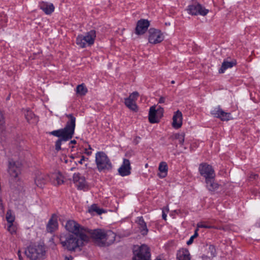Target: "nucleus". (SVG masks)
<instances>
[{
  "label": "nucleus",
  "mask_w": 260,
  "mask_h": 260,
  "mask_svg": "<svg viewBox=\"0 0 260 260\" xmlns=\"http://www.w3.org/2000/svg\"><path fill=\"white\" fill-rule=\"evenodd\" d=\"M133 260H150V253L147 245H143L134 251Z\"/></svg>",
  "instance_id": "7"
},
{
  "label": "nucleus",
  "mask_w": 260,
  "mask_h": 260,
  "mask_svg": "<svg viewBox=\"0 0 260 260\" xmlns=\"http://www.w3.org/2000/svg\"><path fill=\"white\" fill-rule=\"evenodd\" d=\"M198 229L196 230L194 234L191 236V237L190 238L189 240L187 242V244L188 245L191 244L193 243L194 239L198 237Z\"/></svg>",
  "instance_id": "40"
},
{
  "label": "nucleus",
  "mask_w": 260,
  "mask_h": 260,
  "mask_svg": "<svg viewBox=\"0 0 260 260\" xmlns=\"http://www.w3.org/2000/svg\"><path fill=\"white\" fill-rule=\"evenodd\" d=\"M73 257L72 256L67 257L66 256L64 258V260H72Z\"/></svg>",
  "instance_id": "48"
},
{
  "label": "nucleus",
  "mask_w": 260,
  "mask_h": 260,
  "mask_svg": "<svg viewBox=\"0 0 260 260\" xmlns=\"http://www.w3.org/2000/svg\"><path fill=\"white\" fill-rule=\"evenodd\" d=\"M69 119L63 128L53 131L50 134L59 138L55 142V149L58 151L61 149L62 142H66L72 139L74 134L76 118L72 114L67 115Z\"/></svg>",
  "instance_id": "1"
},
{
  "label": "nucleus",
  "mask_w": 260,
  "mask_h": 260,
  "mask_svg": "<svg viewBox=\"0 0 260 260\" xmlns=\"http://www.w3.org/2000/svg\"><path fill=\"white\" fill-rule=\"evenodd\" d=\"M20 164L19 162L10 160L9 161L8 172L12 177L17 178L20 173Z\"/></svg>",
  "instance_id": "13"
},
{
  "label": "nucleus",
  "mask_w": 260,
  "mask_h": 260,
  "mask_svg": "<svg viewBox=\"0 0 260 260\" xmlns=\"http://www.w3.org/2000/svg\"><path fill=\"white\" fill-rule=\"evenodd\" d=\"M149 42L151 44L161 42L164 40V36L161 31L158 29L150 28L149 30Z\"/></svg>",
  "instance_id": "12"
},
{
  "label": "nucleus",
  "mask_w": 260,
  "mask_h": 260,
  "mask_svg": "<svg viewBox=\"0 0 260 260\" xmlns=\"http://www.w3.org/2000/svg\"><path fill=\"white\" fill-rule=\"evenodd\" d=\"M16 227L13 225V224H9L8 231L11 234H14L16 233Z\"/></svg>",
  "instance_id": "41"
},
{
  "label": "nucleus",
  "mask_w": 260,
  "mask_h": 260,
  "mask_svg": "<svg viewBox=\"0 0 260 260\" xmlns=\"http://www.w3.org/2000/svg\"><path fill=\"white\" fill-rule=\"evenodd\" d=\"M139 96V93L137 91L133 92L132 94H131L128 98H127L126 99H129L132 100V101H134L136 102V101L137 100L138 97Z\"/></svg>",
  "instance_id": "39"
},
{
  "label": "nucleus",
  "mask_w": 260,
  "mask_h": 260,
  "mask_svg": "<svg viewBox=\"0 0 260 260\" xmlns=\"http://www.w3.org/2000/svg\"><path fill=\"white\" fill-rule=\"evenodd\" d=\"M90 153H91V152H87V154L88 155H90Z\"/></svg>",
  "instance_id": "50"
},
{
  "label": "nucleus",
  "mask_w": 260,
  "mask_h": 260,
  "mask_svg": "<svg viewBox=\"0 0 260 260\" xmlns=\"http://www.w3.org/2000/svg\"><path fill=\"white\" fill-rule=\"evenodd\" d=\"M149 24V22L147 20L141 19L139 20L136 27V34L138 35L144 34L148 29Z\"/></svg>",
  "instance_id": "15"
},
{
  "label": "nucleus",
  "mask_w": 260,
  "mask_h": 260,
  "mask_svg": "<svg viewBox=\"0 0 260 260\" xmlns=\"http://www.w3.org/2000/svg\"><path fill=\"white\" fill-rule=\"evenodd\" d=\"M85 157L84 156H82L80 160L79 161V163L80 164H82L83 161L85 160Z\"/></svg>",
  "instance_id": "46"
},
{
  "label": "nucleus",
  "mask_w": 260,
  "mask_h": 260,
  "mask_svg": "<svg viewBox=\"0 0 260 260\" xmlns=\"http://www.w3.org/2000/svg\"><path fill=\"white\" fill-rule=\"evenodd\" d=\"M96 38V32L94 30H91L84 35H78L76 38V44L80 48H83L86 46H91L94 44Z\"/></svg>",
  "instance_id": "4"
},
{
  "label": "nucleus",
  "mask_w": 260,
  "mask_h": 260,
  "mask_svg": "<svg viewBox=\"0 0 260 260\" xmlns=\"http://www.w3.org/2000/svg\"><path fill=\"white\" fill-rule=\"evenodd\" d=\"M199 170L201 176L205 178L206 181L210 179H214L215 173L211 166L206 163L200 165Z\"/></svg>",
  "instance_id": "9"
},
{
  "label": "nucleus",
  "mask_w": 260,
  "mask_h": 260,
  "mask_svg": "<svg viewBox=\"0 0 260 260\" xmlns=\"http://www.w3.org/2000/svg\"><path fill=\"white\" fill-rule=\"evenodd\" d=\"M66 230L73 235L86 234V229L81 227L79 224L74 220H69L65 225Z\"/></svg>",
  "instance_id": "8"
},
{
  "label": "nucleus",
  "mask_w": 260,
  "mask_h": 260,
  "mask_svg": "<svg viewBox=\"0 0 260 260\" xmlns=\"http://www.w3.org/2000/svg\"><path fill=\"white\" fill-rule=\"evenodd\" d=\"M197 228H198L197 229H198L199 228H206V229H212V228L215 229L216 228L215 226L208 225L204 222H199V223H198Z\"/></svg>",
  "instance_id": "35"
},
{
  "label": "nucleus",
  "mask_w": 260,
  "mask_h": 260,
  "mask_svg": "<svg viewBox=\"0 0 260 260\" xmlns=\"http://www.w3.org/2000/svg\"><path fill=\"white\" fill-rule=\"evenodd\" d=\"M0 209L2 210L3 212L4 211L5 208L1 198H0Z\"/></svg>",
  "instance_id": "43"
},
{
  "label": "nucleus",
  "mask_w": 260,
  "mask_h": 260,
  "mask_svg": "<svg viewBox=\"0 0 260 260\" xmlns=\"http://www.w3.org/2000/svg\"><path fill=\"white\" fill-rule=\"evenodd\" d=\"M44 248L42 245H30L25 251V254L30 260H43Z\"/></svg>",
  "instance_id": "5"
},
{
  "label": "nucleus",
  "mask_w": 260,
  "mask_h": 260,
  "mask_svg": "<svg viewBox=\"0 0 260 260\" xmlns=\"http://www.w3.org/2000/svg\"><path fill=\"white\" fill-rule=\"evenodd\" d=\"M231 114L226 113L221 110L219 118L222 120H228L230 119Z\"/></svg>",
  "instance_id": "34"
},
{
  "label": "nucleus",
  "mask_w": 260,
  "mask_h": 260,
  "mask_svg": "<svg viewBox=\"0 0 260 260\" xmlns=\"http://www.w3.org/2000/svg\"><path fill=\"white\" fill-rule=\"evenodd\" d=\"M221 110L219 107H216L211 111V114L215 117L219 118Z\"/></svg>",
  "instance_id": "38"
},
{
  "label": "nucleus",
  "mask_w": 260,
  "mask_h": 260,
  "mask_svg": "<svg viewBox=\"0 0 260 260\" xmlns=\"http://www.w3.org/2000/svg\"><path fill=\"white\" fill-rule=\"evenodd\" d=\"M137 222L140 226L142 234L143 235H146L148 233V229L147 228L146 223L144 221L142 217H138Z\"/></svg>",
  "instance_id": "24"
},
{
  "label": "nucleus",
  "mask_w": 260,
  "mask_h": 260,
  "mask_svg": "<svg viewBox=\"0 0 260 260\" xmlns=\"http://www.w3.org/2000/svg\"><path fill=\"white\" fill-rule=\"evenodd\" d=\"M175 83L174 81H172L171 83L174 84Z\"/></svg>",
  "instance_id": "51"
},
{
  "label": "nucleus",
  "mask_w": 260,
  "mask_h": 260,
  "mask_svg": "<svg viewBox=\"0 0 260 260\" xmlns=\"http://www.w3.org/2000/svg\"><path fill=\"white\" fill-rule=\"evenodd\" d=\"M86 235L92 238L100 246H104L105 231L101 229L89 230L86 229Z\"/></svg>",
  "instance_id": "6"
},
{
  "label": "nucleus",
  "mask_w": 260,
  "mask_h": 260,
  "mask_svg": "<svg viewBox=\"0 0 260 260\" xmlns=\"http://www.w3.org/2000/svg\"><path fill=\"white\" fill-rule=\"evenodd\" d=\"M24 114L26 120L30 123L36 124L38 122V117L31 111L27 110Z\"/></svg>",
  "instance_id": "21"
},
{
  "label": "nucleus",
  "mask_w": 260,
  "mask_h": 260,
  "mask_svg": "<svg viewBox=\"0 0 260 260\" xmlns=\"http://www.w3.org/2000/svg\"><path fill=\"white\" fill-rule=\"evenodd\" d=\"M236 63L235 60L230 61L224 60L221 65V68L219 70V73H223L224 71L229 68H232Z\"/></svg>",
  "instance_id": "23"
},
{
  "label": "nucleus",
  "mask_w": 260,
  "mask_h": 260,
  "mask_svg": "<svg viewBox=\"0 0 260 260\" xmlns=\"http://www.w3.org/2000/svg\"><path fill=\"white\" fill-rule=\"evenodd\" d=\"M40 7L45 14H50L54 10V7L52 4L42 2L40 4Z\"/></svg>",
  "instance_id": "20"
},
{
  "label": "nucleus",
  "mask_w": 260,
  "mask_h": 260,
  "mask_svg": "<svg viewBox=\"0 0 260 260\" xmlns=\"http://www.w3.org/2000/svg\"><path fill=\"white\" fill-rule=\"evenodd\" d=\"M70 144H76V141L75 140H72L70 143Z\"/></svg>",
  "instance_id": "49"
},
{
  "label": "nucleus",
  "mask_w": 260,
  "mask_h": 260,
  "mask_svg": "<svg viewBox=\"0 0 260 260\" xmlns=\"http://www.w3.org/2000/svg\"><path fill=\"white\" fill-rule=\"evenodd\" d=\"M76 92L80 95H84L87 92V89L83 84H81L77 86Z\"/></svg>",
  "instance_id": "28"
},
{
  "label": "nucleus",
  "mask_w": 260,
  "mask_h": 260,
  "mask_svg": "<svg viewBox=\"0 0 260 260\" xmlns=\"http://www.w3.org/2000/svg\"><path fill=\"white\" fill-rule=\"evenodd\" d=\"M116 237V234L111 231H105L104 242V246H108L113 243Z\"/></svg>",
  "instance_id": "18"
},
{
  "label": "nucleus",
  "mask_w": 260,
  "mask_h": 260,
  "mask_svg": "<svg viewBox=\"0 0 260 260\" xmlns=\"http://www.w3.org/2000/svg\"><path fill=\"white\" fill-rule=\"evenodd\" d=\"M58 223L55 216H52L49 219L47 225V230L48 232L52 233L57 229Z\"/></svg>",
  "instance_id": "19"
},
{
  "label": "nucleus",
  "mask_w": 260,
  "mask_h": 260,
  "mask_svg": "<svg viewBox=\"0 0 260 260\" xmlns=\"http://www.w3.org/2000/svg\"><path fill=\"white\" fill-rule=\"evenodd\" d=\"M74 169V168H72L71 169V170L72 171V170H73Z\"/></svg>",
  "instance_id": "52"
},
{
  "label": "nucleus",
  "mask_w": 260,
  "mask_h": 260,
  "mask_svg": "<svg viewBox=\"0 0 260 260\" xmlns=\"http://www.w3.org/2000/svg\"><path fill=\"white\" fill-rule=\"evenodd\" d=\"M206 183L207 188L210 191H214L219 187V185L215 182L214 178L206 180Z\"/></svg>",
  "instance_id": "22"
},
{
  "label": "nucleus",
  "mask_w": 260,
  "mask_h": 260,
  "mask_svg": "<svg viewBox=\"0 0 260 260\" xmlns=\"http://www.w3.org/2000/svg\"><path fill=\"white\" fill-rule=\"evenodd\" d=\"M46 182V179L43 175H39L35 179V183L39 187H43Z\"/></svg>",
  "instance_id": "26"
},
{
  "label": "nucleus",
  "mask_w": 260,
  "mask_h": 260,
  "mask_svg": "<svg viewBox=\"0 0 260 260\" xmlns=\"http://www.w3.org/2000/svg\"><path fill=\"white\" fill-rule=\"evenodd\" d=\"M52 177L56 180L57 185H60L63 183V177L60 173H54Z\"/></svg>",
  "instance_id": "30"
},
{
  "label": "nucleus",
  "mask_w": 260,
  "mask_h": 260,
  "mask_svg": "<svg viewBox=\"0 0 260 260\" xmlns=\"http://www.w3.org/2000/svg\"><path fill=\"white\" fill-rule=\"evenodd\" d=\"M158 170L160 173L159 175L160 178H164L167 175L168 165L166 162L162 161L159 164Z\"/></svg>",
  "instance_id": "25"
},
{
  "label": "nucleus",
  "mask_w": 260,
  "mask_h": 260,
  "mask_svg": "<svg viewBox=\"0 0 260 260\" xmlns=\"http://www.w3.org/2000/svg\"><path fill=\"white\" fill-rule=\"evenodd\" d=\"M15 217L12 214V211L11 210H8L6 214V220L9 224L13 223L14 221Z\"/></svg>",
  "instance_id": "32"
},
{
  "label": "nucleus",
  "mask_w": 260,
  "mask_h": 260,
  "mask_svg": "<svg viewBox=\"0 0 260 260\" xmlns=\"http://www.w3.org/2000/svg\"><path fill=\"white\" fill-rule=\"evenodd\" d=\"M73 181L79 189H84L87 186L85 178L79 173H75L73 175Z\"/></svg>",
  "instance_id": "16"
},
{
  "label": "nucleus",
  "mask_w": 260,
  "mask_h": 260,
  "mask_svg": "<svg viewBox=\"0 0 260 260\" xmlns=\"http://www.w3.org/2000/svg\"><path fill=\"white\" fill-rule=\"evenodd\" d=\"M131 163L128 159L124 158L123 162L120 167L118 169V171L120 175L121 176H126L131 174Z\"/></svg>",
  "instance_id": "14"
},
{
  "label": "nucleus",
  "mask_w": 260,
  "mask_h": 260,
  "mask_svg": "<svg viewBox=\"0 0 260 260\" xmlns=\"http://www.w3.org/2000/svg\"><path fill=\"white\" fill-rule=\"evenodd\" d=\"M258 177L257 174H251L249 177L250 179H257Z\"/></svg>",
  "instance_id": "42"
},
{
  "label": "nucleus",
  "mask_w": 260,
  "mask_h": 260,
  "mask_svg": "<svg viewBox=\"0 0 260 260\" xmlns=\"http://www.w3.org/2000/svg\"><path fill=\"white\" fill-rule=\"evenodd\" d=\"M187 11L188 13L192 15H200L205 16L209 12L208 9H205L201 5L197 4L189 5L188 7Z\"/></svg>",
  "instance_id": "10"
},
{
  "label": "nucleus",
  "mask_w": 260,
  "mask_h": 260,
  "mask_svg": "<svg viewBox=\"0 0 260 260\" xmlns=\"http://www.w3.org/2000/svg\"><path fill=\"white\" fill-rule=\"evenodd\" d=\"M174 139L177 140L180 145H182L184 141L185 134L182 133L181 134H175L173 136Z\"/></svg>",
  "instance_id": "31"
},
{
  "label": "nucleus",
  "mask_w": 260,
  "mask_h": 260,
  "mask_svg": "<svg viewBox=\"0 0 260 260\" xmlns=\"http://www.w3.org/2000/svg\"><path fill=\"white\" fill-rule=\"evenodd\" d=\"M163 109L159 107L157 110L155 109V106H152L150 108L149 113V120L151 123H157L159 121L158 117H160L162 115Z\"/></svg>",
  "instance_id": "11"
},
{
  "label": "nucleus",
  "mask_w": 260,
  "mask_h": 260,
  "mask_svg": "<svg viewBox=\"0 0 260 260\" xmlns=\"http://www.w3.org/2000/svg\"><path fill=\"white\" fill-rule=\"evenodd\" d=\"M216 255V250L214 246L210 245L208 248L207 256L209 258H213Z\"/></svg>",
  "instance_id": "33"
},
{
  "label": "nucleus",
  "mask_w": 260,
  "mask_h": 260,
  "mask_svg": "<svg viewBox=\"0 0 260 260\" xmlns=\"http://www.w3.org/2000/svg\"><path fill=\"white\" fill-rule=\"evenodd\" d=\"M162 218L165 220H166L167 215L163 212L162 215Z\"/></svg>",
  "instance_id": "47"
},
{
  "label": "nucleus",
  "mask_w": 260,
  "mask_h": 260,
  "mask_svg": "<svg viewBox=\"0 0 260 260\" xmlns=\"http://www.w3.org/2000/svg\"><path fill=\"white\" fill-rule=\"evenodd\" d=\"M165 101V98L164 97H160L159 99L158 102L159 103H164Z\"/></svg>",
  "instance_id": "45"
},
{
  "label": "nucleus",
  "mask_w": 260,
  "mask_h": 260,
  "mask_svg": "<svg viewBox=\"0 0 260 260\" xmlns=\"http://www.w3.org/2000/svg\"><path fill=\"white\" fill-rule=\"evenodd\" d=\"M95 163L100 172H107L111 170L112 165L106 153L103 151L95 154Z\"/></svg>",
  "instance_id": "3"
},
{
  "label": "nucleus",
  "mask_w": 260,
  "mask_h": 260,
  "mask_svg": "<svg viewBox=\"0 0 260 260\" xmlns=\"http://www.w3.org/2000/svg\"><path fill=\"white\" fill-rule=\"evenodd\" d=\"M17 255H18L19 260H23L21 254V251L20 250H18V251L17 252Z\"/></svg>",
  "instance_id": "44"
},
{
  "label": "nucleus",
  "mask_w": 260,
  "mask_h": 260,
  "mask_svg": "<svg viewBox=\"0 0 260 260\" xmlns=\"http://www.w3.org/2000/svg\"><path fill=\"white\" fill-rule=\"evenodd\" d=\"M4 117L2 112L0 110V133H2L4 129Z\"/></svg>",
  "instance_id": "36"
},
{
  "label": "nucleus",
  "mask_w": 260,
  "mask_h": 260,
  "mask_svg": "<svg viewBox=\"0 0 260 260\" xmlns=\"http://www.w3.org/2000/svg\"><path fill=\"white\" fill-rule=\"evenodd\" d=\"M124 103L126 106L128 107L129 109L133 111L137 110V105L136 104V102L126 98L125 99Z\"/></svg>",
  "instance_id": "29"
},
{
  "label": "nucleus",
  "mask_w": 260,
  "mask_h": 260,
  "mask_svg": "<svg viewBox=\"0 0 260 260\" xmlns=\"http://www.w3.org/2000/svg\"><path fill=\"white\" fill-rule=\"evenodd\" d=\"M59 240L62 247L69 251H75L77 249L80 250L84 242L88 241V237L82 233L81 235L61 234Z\"/></svg>",
  "instance_id": "2"
},
{
  "label": "nucleus",
  "mask_w": 260,
  "mask_h": 260,
  "mask_svg": "<svg viewBox=\"0 0 260 260\" xmlns=\"http://www.w3.org/2000/svg\"><path fill=\"white\" fill-rule=\"evenodd\" d=\"M178 260H190V254L188 251L184 250L178 254L177 256Z\"/></svg>",
  "instance_id": "27"
},
{
  "label": "nucleus",
  "mask_w": 260,
  "mask_h": 260,
  "mask_svg": "<svg viewBox=\"0 0 260 260\" xmlns=\"http://www.w3.org/2000/svg\"><path fill=\"white\" fill-rule=\"evenodd\" d=\"M182 124V114L181 112L178 110L176 111L173 117L172 125L175 128H179Z\"/></svg>",
  "instance_id": "17"
},
{
  "label": "nucleus",
  "mask_w": 260,
  "mask_h": 260,
  "mask_svg": "<svg viewBox=\"0 0 260 260\" xmlns=\"http://www.w3.org/2000/svg\"><path fill=\"white\" fill-rule=\"evenodd\" d=\"M89 212H96L99 214L102 213V210L99 209L96 205H92L89 208Z\"/></svg>",
  "instance_id": "37"
}]
</instances>
